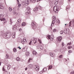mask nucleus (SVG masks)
<instances>
[{
  "label": "nucleus",
  "instance_id": "obj_1",
  "mask_svg": "<svg viewBox=\"0 0 74 74\" xmlns=\"http://www.w3.org/2000/svg\"><path fill=\"white\" fill-rule=\"evenodd\" d=\"M2 35L4 36V37H6L7 38H10L11 37V33L9 32H7L5 33L4 34H2Z\"/></svg>",
  "mask_w": 74,
  "mask_h": 74
},
{
  "label": "nucleus",
  "instance_id": "obj_2",
  "mask_svg": "<svg viewBox=\"0 0 74 74\" xmlns=\"http://www.w3.org/2000/svg\"><path fill=\"white\" fill-rule=\"evenodd\" d=\"M53 10L55 13H58V10H59V7L57 6H55L53 8Z\"/></svg>",
  "mask_w": 74,
  "mask_h": 74
},
{
  "label": "nucleus",
  "instance_id": "obj_3",
  "mask_svg": "<svg viewBox=\"0 0 74 74\" xmlns=\"http://www.w3.org/2000/svg\"><path fill=\"white\" fill-rule=\"evenodd\" d=\"M4 18V15L2 14H0V20L1 21H5V18Z\"/></svg>",
  "mask_w": 74,
  "mask_h": 74
},
{
  "label": "nucleus",
  "instance_id": "obj_4",
  "mask_svg": "<svg viewBox=\"0 0 74 74\" xmlns=\"http://www.w3.org/2000/svg\"><path fill=\"white\" fill-rule=\"evenodd\" d=\"M53 18V21L51 23V26L52 27L53 26V24H55V21L56 20V17L55 16H53L52 17Z\"/></svg>",
  "mask_w": 74,
  "mask_h": 74
},
{
  "label": "nucleus",
  "instance_id": "obj_5",
  "mask_svg": "<svg viewBox=\"0 0 74 74\" xmlns=\"http://www.w3.org/2000/svg\"><path fill=\"white\" fill-rule=\"evenodd\" d=\"M31 25L33 27H32L34 29H36V25L35 24V22L34 21H32V23Z\"/></svg>",
  "mask_w": 74,
  "mask_h": 74
},
{
  "label": "nucleus",
  "instance_id": "obj_6",
  "mask_svg": "<svg viewBox=\"0 0 74 74\" xmlns=\"http://www.w3.org/2000/svg\"><path fill=\"white\" fill-rule=\"evenodd\" d=\"M64 32L65 34H68L69 33V29L68 28H66L64 29Z\"/></svg>",
  "mask_w": 74,
  "mask_h": 74
},
{
  "label": "nucleus",
  "instance_id": "obj_7",
  "mask_svg": "<svg viewBox=\"0 0 74 74\" xmlns=\"http://www.w3.org/2000/svg\"><path fill=\"white\" fill-rule=\"evenodd\" d=\"M62 36H59L57 38V41L60 42L62 41Z\"/></svg>",
  "mask_w": 74,
  "mask_h": 74
},
{
  "label": "nucleus",
  "instance_id": "obj_8",
  "mask_svg": "<svg viewBox=\"0 0 74 74\" xmlns=\"http://www.w3.org/2000/svg\"><path fill=\"white\" fill-rule=\"evenodd\" d=\"M35 69L36 71H38L40 69V68L39 66L37 65H35Z\"/></svg>",
  "mask_w": 74,
  "mask_h": 74
},
{
  "label": "nucleus",
  "instance_id": "obj_9",
  "mask_svg": "<svg viewBox=\"0 0 74 74\" xmlns=\"http://www.w3.org/2000/svg\"><path fill=\"white\" fill-rule=\"evenodd\" d=\"M47 38H48V39H50L51 41H52V40H53V38L51 37L50 35L47 36Z\"/></svg>",
  "mask_w": 74,
  "mask_h": 74
},
{
  "label": "nucleus",
  "instance_id": "obj_10",
  "mask_svg": "<svg viewBox=\"0 0 74 74\" xmlns=\"http://www.w3.org/2000/svg\"><path fill=\"white\" fill-rule=\"evenodd\" d=\"M26 11L27 12L25 13V14L26 15H28V14H29L31 12L30 10H26Z\"/></svg>",
  "mask_w": 74,
  "mask_h": 74
},
{
  "label": "nucleus",
  "instance_id": "obj_11",
  "mask_svg": "<svg viewBox=\"0 0 74 74\" xmlns=\"http://www.w3.org/2000/svg\"><path fill=\"white\" fill-rule=\"evenodd\" d=\"M27 42V41L26 40V38H24L23 40V41H21V42L23 44H24V42Z\"/></svg>",
  "mask_w": 74,
  "mask_h": 74
},
{
  "label": "nucleus",
  "instance_id": "obj_12",
  "mask_svg": "<svg viewBox=\"0 0 74 74\" xmlns=\"http://www.w3.org/2000/svg\"><path fill=\"white\" fill-rule=\"evenodd\" d=\"M13 30H15V31H16L17 30V28L16 27V26L15 25H14L13 27Z\"/></svg>",
  "mask_w": 74,
  "mask_h": 74
},
{
  "label": "nucleus",
  "instance_id": "obj_13",
  "mask_svg": "<svg viewBox=\"0 0 74 74\" xmlns=\"http://www.w3.org/2000/svg\"><path fill=\"white\" fill-rule=\"evenodd\" d=\"M33 67V64H29L28 65V68H29V69H32V68Z\"/></svg>",
  "mask_w": 74,
  "mask_h": 74
},
{
  "label": "nucleus",
  "instance_id": "obj_14",
  "mask_svg": "<svg viewBox=\"0 0 74 74\" xmlns=\"http://www.w3.org/2000/svg\"><path fill=\"white\" fill-rule=\"evenodd\" d=\"M0 8L2 9H4V7L1 3H0Z\"/></svg>",
  "mask_w": 74,
  "mask_h": 74
},
{
  "label": "nucleus",
  "instance_id": "obj_15",
  "mask_svg": "<svg viewBox=\"0 0 74 74\" xmlns=\"http://www.w3.org/2000/svg\"><path fill=\"white\" fill-rule=\"evenodd\" d=\"M34 44H36V43H37V39L36 38H34Z\"/></svg>",
  "mask_w": 74,
  "mask_h": 74
},
{
  "label": "nucleus",
  "instance_id": "obj_16",
  "mask_svg": "<svg viewBox=\"0 0 74 74\" xmlns=\"http://www.w3.org/2000/svg\"><path fill=\"white\" fill-rule=\"evenodd\" d=\"M12 36L13 38H14V37H15V32H13L12 34Z\"/></svg>",
  "mask_w": 74,
  "mask_h": 74
},
{
  "label": "nucleus",
  "instance_id": "obj_17",
  "mask_svg": "<svg viewBox=\"0 0 74 74\" xmlns=\"http://www.w3.org/2000/svg\"><path fill=\"white\" fill-rule=\"evenodd\" d=\"M33 54L34 55H36L37 54V52L35 51H34L33 52Z\"/></svg>",
  "mask_w": 74,
  "mask_h": 74
},
{
  "label": "nucleus",
  "instance_id": "obj_18",
  "mask_svg": "<svg viewBox=\"0 0 74 74\" xmlns=\"http://www.w3.org/2000/svg\"><path fill=\"white\" fill-rule=\"evenodd\" d=\"M11 67V66L10 65H7L8 70H9Z\"/></svg>",
  "mask_w": 74,
  "mask_h": 74
},
{
  "label": "nucleus",
  "instance_id": "obj_19",
  "mask_svg": "<svg viewBox=\"0 0 74 74\" xmlns=\"http://www.w3.org/2000/svg\"><path fill=\"white\" fill-rule=\"evenodd\" d=\"M47 71V68H44L42 71L41 72H42V73L43 72V71H44L45 72V71Z\"/></svg>",
  "mask_w": 74,
  "mask_h": 74
},
{
  "label": "nucleus",
  "instance_id": "obj_20",
  "mask_svg": "<svg viewBox=\"0 0 74 74\" xmlns=\"http://www.w3.org/2000/svg\"><path fill=\"white\" fill-rule=\"evenodd\" d=\"M62 49L63 50V52H64V51H66V48L65 47H64L62 48Z\"/></svg>",
  "mask_w": 74,
  "mask_h": 74
},
{
  "label": "nucleus",
  "instance_id": "obj_21",
  "mask_svg": "<svg viewBox=\"0 0 74 74\" xmlns=\"http://www.w3.org/2000/svg\"><path fill=\"white\" fill-rule=\"evenodd\" d=\"M16 60L17 61H18V62H19V61H20V60H21V58H20L19 57H17L16 58Z\"/></svg>",
  "mask_w": 74,
  "mask_h": 74
},
{
  "label": "nucleus",
  "instance_id": "obj_22",
  "mask_svg": "<svg viewBox=\"0 0 74 74\" xmlns=\"http://www.w3.org/2000/svg\"><path fill=\"white\" fill-rule=\"evenodd\" d=\"M38 8L37 7L35 8L34 9V11H38Z\"/></svg>",
  "mask_w": 74,
  "mask_h": 74
},
{
  "label": "nucleus",
  "instance_id": "obj_23",
  "mask_svg": "<svg viewBox=\"0 0 74 74\" xmlns=\"http://www.w3.org/2000/svg\"><path fill=\"white\" fill-rule=\"evenodd\" d=\"M29 52L28 51H27L26 53V56H29Z\"/></svg>",
  "mask_w": 74,
  "mask_h": 74
},
{
  "label": "nucleus",
  "instance_id": "obj_24",
  "mask_svg": "<svg viewBox=\"0 0 74 74\" xmlns=\"http://www.w3.org/2000/svg\"><path fill=\"white\" fill-rule=\"evenodd\" d=\"M58 3V0H56V2L54 3V5H56Z\"/></svg>",
  "mask_w": 74,
  "mask_h": 74
},
{
  "label": "nucleus",
  "instance_id": "obj_25",
  "mask_svg": "<svg viewBox=\"0 0 74 74\" xmlns=\"http://www.w3.org/2000/svg\"><path fill=\"white\" fill-rule=\"evenodd\" d=\"M32 60V58H29L28 61V63H29L30 62V61L31 60Z\"/></svg>",
  "mask_w": 74,
  "mask_h": 74
},
{
  "label": "nucleus",
  "instance_id": "obj_26",
  "mask_svg": "<svg viewBox=\"0 0 74 74\" xmlns=\"http://www.w3.org/2000/svg\"><path fill=\"white\" fill-rule=\"evenodd\" d=\"M22 25L23 26H25L26 25V23L25 22H23L22 23Z\"/></svg>",
  "mask_w": 74,
  "mask_h": 74
},
{
  "label": "nucleus",
  "instance_id": "obj_27",
  "mask_svg": "<svg viewBox=\"0 0 74 74\" xmlns=\"http://www.w3.org/2000/svg\"><path fill=\"white\" fill-rule=\"evenodd\" d=\"M6 59H11V58L9 57V56L7 55H6Z\"/></svg>",
  "mask_w": 74,
  "mask_h": 74
},
{
  "label": "nucleus",
  "instance_id": "obj_28",
  "mask_svg": "<svg viewBox=\"0 0 74 74\" xmlns=\"http://www.w3.org/2000/svg\"><path fill=\"white\" fill-rule=\"evenodd\" d=\"M17 51L16 49V48H14L13 49V51L14 52H16Z\"/></svg>",
  "mask_w": 74,
  "mask_h": 74
},
{
  "label": "nucleus",
  "instance_id": "obj_29",
  "mask_svg": "<svg viewBox=\"0 0 74 74\" xmlns=\"http://www.w3.org/2000/svg\"><path fill=\"white\" fill-rule=\"evenodd\" d=\"M50 55L51 56H55V55H53V54L51 53H50Z\"/></svg>",
  "mask_w": 74,
  "mask_h": 74
},
{
  "label": "nucleus",
  "instance_id": "obj_30",
  "mask_svg": "<svg viewBox=\"0 0 74 74\" xmlns=\"http://www.w3.org/2000/svg\"><path fill=\"white\" fill-rule=\"evenodd\" d=\"M9 10L10 12H11L12 11V9L10 8H9Z\"/></svg>",
  "mask_w": 74,
  "mask_h": 74
},
{
  "label": "nucleus",
  "instance_id": "obj_31",
  "mask_svg": "<svg viewBox=\"0 0 74 74\" xmlns=\"http://www.w3.org/2000/svg\"><path fill=\"white\" fill-rule=\"evenodd\" d=\"M30 1L32 3H35L36 1V0H30Z\"/></svg>",
  "mask_w": 74,
  "mask_h": 74
},
{
  "label": "nucleus",
  "instance_id": "obj_32",
  "mask_svg": "<svg viewBox=\"0 0 74 74\" xmlns=\"http://www.w3.org/2000/svg\"><path fill=\"white\" fill-rule=\"evenodd\" d=\"M18 23H21V20L20 19H18Z\"/></svg>",
  "mask_w": 74,
  "mask_h": 74
},
{
  "label": "nucleus",
  "instance_id": "obj_33",
  "mask_svg": "<svg viewBox=\"0 0 74 74\" xmlns=\"http://www.w3.org/2000/svg\"><path fill=\"white\" fill-rule=\"evenodd\" d=\"M38 47H40V49H43V47L42 46H39Z\"/></svg>",
  "mask_w": 74,
  "mask_h": 74
},
{
  "label": "nucleus",
  "instance_id": "obj_34",
  "mask_svg": "<svg viewBox=\"0 0 74 74\" xmlns=\"http://www.w3.org/2000/svg\"><path fill=\"white\" fill-rule=\"evenodd\" d=\"M52 68V66L51 65L49 66V69H51Z\"/></svg>",
  "mask_w": 74,
  "mask_h": 74
},
{
  "label": "nucleus",
  "instance_id": "obj_35",
  "mask_svg": "<svg viewBox=\"0 0 74 74\" xmlns=\"http://www.w3.org/2000/svg\"><path fill=\"white\" fill-rule=\"evenodd\" d=\"M26 4H28L29 3V0H28L27 1H26V2H25Z\"/></svg>",
  "mask_w": 74,
  "mask_h": 74
},
{
  "label": "nucleus",
  "instance_id": "obj_36",
  "mask_svg": "<svg viewBox=\"0 0 74 74\" xmlns=\"http://www.w3.org/2000/svg\"><path fill=\"white\" fill-rule=\"evenodd\" d=\"M2 70L4 71H5V72H7V71H6V70H5V69H4V67L2 69Z\"/></svg>",
  "mask_w": 74,
  "mask_h": 74
},
{
  "label": "nucleus",
  "instance_id": "obj_37",
  "mask_svg": "<svg viewBox=\"0 0 74 74\" xmlns=\"http://www.w3.org/2000/svg\"><path fill=\"white\" fill-rule=\"evenodd\" d=\"M38 41L39 42L40 44H42V42H41V40L40 39H38Z\"/></svg>",
  "mask_w": 74,
  "mask_h": 74
},
{
  "label": "nucleus",
  "instance_id": "obj_38",
  "mask_svg": "<svg viewBox=\"0 0 74 74\" xmlns=\"http://www.w3.org/2000/svg\"><path fill=\"white\" fill-rule=\"evenodd\" d=\"M60 33L61 34H62L63 33V31H60Z\"/></svg>",
  "mask_w": 74,
  "mask_h": 74
},
{
  "label": "nucleus",
  "instance_id": "obj_39",
  "mask_svg": "<svg viewBox=\"0 0 74 74\" xmlns=\"http://www.w3.org/2000/svg\"><path fill=\"white\" fill-rule=\"evenodd\" d=\"M72 48V46H69L68 47V49H71Z\"/></svg>",
  "mask_w": 74,
  "mask_h": 74
},
{
  "label": "nucleus",
  "instance_id": "obj_40",
  "mask_svg": "<svg viewBox=\"0 0 74 74\" xmlns=\"http://www.w3.org/2000/svg\"><path fill=\"white\" fill-rule=\"evenodd\" d=\"M56 22L57 23L58 22V23H60V21H59V20H57L56 21Z\"/></svg>",
  "mask_w": 74,
  "mask_h": 74
},
{
  "label": "nucleus",
  "instance_id": "obj_41",
  "mask_svg": "<svg viewBox=\"0 0 74 74\" xmlns=\"http://www.w3.org/2000/svg\"><path fill=\"white\" fill-rule=\"evenodd\" d=\"M62 46L63 47V46H64V43L63 42H62Z\"/></svg>",
  "mask_w": 74,
  "mask_h": 74
},
{
  "label": "nucleus",
  "instance_id": "obj_42",
  "mask_svg": "<svg viewBox=\"0 0 74 74\" xmlns=\"http://www.w3.org/2000/svg\"><path fill=\"white\" fill-rule=\"evenodd\" d=\"M66 11H67V10H69V8L68 7V6H67L66 7Z\"/></svg>",
  "mask_w": 74,
  "mask_h": 74
},
{
  "label": "nucleus",
  "instance_id": "obj_43",
  "mask_svg": "<svg viewBox=\"0 0 74 74\" xmlns=\"http://www.w3.org/2000/svg\"><path fill=\"white\" fill-rule=\"evenodd\" d=\"M63 56H62V55H60V56H59V58H60L61 59L62 58Z\"/></svg>",
  "mask_w": 74,
  "mask_h": 74
},
{
  "label": "nucleus",
  "instance_id": "obj_44",
  "mask_svg": "<svg viewBox=\"0 0 74 74\" xmlns=\"http://www.w3.org/2000/svg\"><path fill=\"white\" fill-rule=\"evenodd\" d=\"M18 7H19V8L21 7V4L20 3H18Z\"/></svg>",
  "mask_w": 74,
  "mask_h": 74
},
{
  "label": "nucleus",
  "instance_id": "obj_45",
  "mask_svg": "<svg viewBox=\"0 0 74 74\" xmlns=\"http://www.w3.org/2000/svg\"><path fill=\"white\" fill-rule=\"evenodd\" d=\"M56 32V29H54L53 30V32Z\"/></svg>",
  "mask_w": 74,
  "mask_h": 74
},
{
  "label": "nucleus",
  "instance_id": "obj_46",
  "mask_svg": "<svg viewBox=\"0 0 74 74\" xmlns=\"http://www.w3.org/2000/svg\"><path fill=\"white\" fill-rule=\"evenodd\" d=\"M71 42H70L67 44V45H71Z\"/></svg>",
  "mask_w": 74,
  "mask_h": 74
},
{
  "label": "nucleus",
  "instance_id": "obj_47",
  "mask_svg": "<svg viewBox=\"0 0 74 74\" xmlns=\"http://www.w3.org/2000/svg\"><path fill=\"white\" fill-rule=\"evenodd\" d=\"M32 41L31 40L30 42L29 43V45H31V44H32Z\"/></svg>",
  "mask_w": 74,
  "mask_h": 74
},
{
  "label": "nucleus",
  "instance_id": "obj_48",
  "mask_svg": "<svg viewBox=\"0 0 74 74\" xmlns=\"http://www.w3.org/2000/svg\"><path fill=\"white\" fill-rule=\"evenodd\" d=\"M13 13L14 14H16V12H15V11H14L13 12Z\"/></svg>",
  "mask_w": 74,
  "mask_h": 74
},
{
  "label": "nucleus",
  "instance_id": "obj_49",
  "mask_svg": "<svg viewBox=\"0 0 74 74\" xmlns=\"http://www.w3.org/2000/svg\"><path fill=\"white\" fill-rule=\"evenodd\" d=\"M18 30L20 32H21L22 31V29L21 28H19L18 29Z\"/></svg>",
  "mask_w": 74,
  "mask_h": 74
},
{
  "label": "nucleus",
  "instance_id": "obj_50",
  "mask_svg": "<svg viewBox=\"0 0 74 74\" xmlns=\"http://www.w3.org/2000/svg\"><path fill=\"white\" fill-rule=\"evenodd\" d=\"M72 51L71 50H69V53H68V54H69V53H71V52Z\"/></svg>",
  "mask_w": 74,
  "mask_h": 74
},
{
  "label": "nucleus",
  "instance_id": "obj_51",
  "mask_svg": "<svg viewBox=\"0 0 74 74\" xmlns=\"http://www.w3.org/2000/svg\"><path fill=\"white\" fill-rule=\"evenodd\" d=\"M38 8H39V9H41V7L40 6H39Z\"/></svg>",
  "mask_w": 74,
  "mask_h": 74
},
{
  "label": "nucleus",
  "instance_id": "obj_52",
  "mask_svg": "<svg viewBox=\"0 0 74 74\" xmlns=\"http://www.w3.org/2000/svg\"><path fill=\"white\" fill-rule=\"evenodd\" d=\"M60 3L61 4H63V1H60Z\"/></svg>",
  "mask_w": 74,
  "mask_h": 74
},
{
  "label": "nucleus",
  "instance_id": "obj_53",
  "mask_svg": "<svg viewBox=\"0 0 74 74\" xmlns=\"http://www.w3.org/2000/svg\"><path fill=\"white\" fill-rule=\"evenodd\" d=\"M71 74H74V71H72L71 73Z\"/></svg>",
  "mask_w": 74,
  "mask_h": 74
},
{
  "label": "nucleus",
  "instance_id": "obj_54",
  "mask_svg": "<svg viewBox=\"0 0 74 74\" xmlns=\"http://www.w3.org/2000/svg\"><path fill=\"white\" fill-rule=\"evenodd\" d=\"M51 37H52L53 38V37H54V36H53V35H52Z\"/></svg>",
  "mask_w": 74,
  "mask_h": 74
},
{
  "label": "nucleus",
  "instance_id": "obj_55",
  "mask_svg": "<svg viewBox=\"0 0 74 74\" xmlns=\"http://www.w3.org/2000/svg\"><path fill=\"white\" fill-rule=\"evenodd\" d=\"M16 0L17 1L18 4H19V0Z\"/></svg>",
  "mask_w": 74,
  "mask_h": 74
},
{
  "label": "nucleus",
  "instance_id": "obj_56",
  "mask_svg": "<svg viewBox=\"0 0 74 74\" xmlns=\"http://www.w3.org/2000/svg\"><path fill=\"white\" fill-rule=\"evenodd\" d=\"M10 22L11 23H12V19L11 18L10 19Z\"/></svg>",
  "mask_w": 74,
  "mask_h": 74
},
{
  "label": "nucleus",
  "instance_id": "obj_57",
  "mask_svg": "<svg viewBox=\"0 0 74 74\" xmlns=\"http://www.w3.org/2000/svg\"><path fill=\"white\" fill-rule=\"evenodd\" d=\"M27 68H26L25 69V70H27Z\"/></svg>",
  "mask_w": 74,
  "mask_h": 74
},
{
  "label": "nucleus",
  "instance_id": "obj_58",
  "mask_svg": "<svg viewBox=\"0 0 74 74\" xmlns=\"http://www.w3.org/2000/svg\"><path fill=\"white\" fill-rule=\"evenodd\" d=\"M38 1V0H36V2H38V1Z\"/></svg>",
  "mask_w": 74,
  "mask_h": 74
},
{
  "label": "nucleus",
  "instance_id": "obj_59",
  "mask_svg": "<svg viewBox=\"0 0 74 74\" xmlns=\"http://www.w3.org/2000/svg\"><path fill=\"white\" fill-rule=\"evenodd\" d=\"M1 62L0 63V66H1Z\"/></svg>",
  "mask_w": 74,
  "mask_h": 74
},
{
  "label": "nucleus",
  "instance_id": "obj_60",
  "mask_svg": "<svg viewBox=\"0 0 74 74\" xmlns=\"http://www.w3.org/2000/svg\"><path fill=\"white\" fill-rule=\"evenodd\" d=\"M68 1L69 2L71 1V0H68Z\"/></svg>",
  "mask_w": 74,
  "mask_h": 74
},
{
  "label": "nucleus",
  "instance_id": "obj_61",
  "mask_svg": "<svg viewBox=\"0 0 74 74\" xmlns=\"http://www.w3.org/2000/svg\"><path fill=\"white\" fill-rule=\"evenodd\" d=\"M18 48H20V47L19 46L18 47Z\"/></svg>",
  "mask_w": 74,
  "mask_h": 74
},
{
  "label": "nucleus",
  "instance_id": "obj_62",
  "mask_svg": "<svg viewBox=\"0 0 74 74\" xmlns=\"http://www.w3.org/2000/svg\"><path fill=\"white\" fill-rule=\"evenodd\" d=\"M67 59H68V60H69V58H67Z\"/></svg>",
  "mask_w": 74,
  "mask_h": 74
},
{
  "label": "nucleus",
  "instance_id": "obj_63",
  "mask_svg": "<svg viewBox=\"0 0 74 74\" xmlns=\"http://www.w3.org/2000/svg\"><path fill=\"white\" fill-rule=\"evenodd\" d=\"M20 49H21V47L19 48Z\"/></svg>",
  "mask_w": 74,
  "mask_h": 74
},
{
  "label": "nucleus",
  "instance_id": "obj_64",
  "mask_svg": "<svg viewBox=\"0 0 74 74\" xmlns=\"http://www.w3.org/2000/svg\"><path fill=\"white\" fill-rule=\"evenodd\" d=\"M5 22H4V23H5Z\"/></svg>",
  "mask_w": 74,
  "mask_h": 74
}]
</instances>
